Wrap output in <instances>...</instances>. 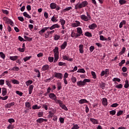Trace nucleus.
Instances as JSON below:
<instances>
[{"label": "nucleus", "instance_id": "obj_7", "mask_svg": "<svg viewBox=\"0 0 129 129\" xmlns=\"http://www.w3.org/2000/svg\"><path fill=\"white\" fill-rule=\"evenodd\" d=\"M48 97H49L50 99H52V100H55V99H57V96H56V95L54 93L49 94Z\"/></svg>", "mask_w": 129, "mask_h": 129}, {"label": "nucleus", "instance_id": "obj_2", "mask_svg": "<svg viewBox=\"0 0 129 129\" xmlns=\"http://www.w3.org/2000/svg\"><path fill=\"white\" fill-rule=\"evenodd\" d=\"M88 5V2L87 1H83L81 3H78L75 5V10H78V9H82V8H85L86 6Z\"/></svg>", "mask_w": 129, "mask_h": 129}, {"label": "nucleus", "instance_id": "obj_60", "mask_svg": "<svg viewBox=\"0 0 129 129\" xmlns=\"http://www.w3.org/2000/svg\"><path fill=\"white\" fill-rule=\"evenodd\" d=\"M113 81H117V82H120V79L117 78H114Z\"/></svg>", "mask_w": 129, "mask_h": 129}, {"label": "nucleus", "instance_id": "obj_14", "mask_svg": "<svg viewBox=\"0 0 129 129\" xmlns=\"http://www.w3.org/2000/svg\"><path fill=\"white\" fill-rule=\"evenodd\" d=\"M67 47V41H64L60 46L61 50H64Z\"/></svg>", "mask_w": 129, "mask_h": 129}, {"label": "nucleus", "instance_id": "obj_58", "mask_svg": "<svg viewBox=\"0 0 129 129\" xmlns=\"http://www.w3.org/2000/svg\"><path fill=\"white\" fill-rule=\"evenodd\" d=\"M115 88H118V89H120L122 88V85L121 84H119V85H116L115 86Z\"/></svg>", "mask_w": 129, "mask_h": 129}, {"label": "nucleus", "instance_id": "obj_35", "mask_svg": "<svg viewBox=\"0 0 129 129\" xmlns=\"http://www.w3.org/2000/svg\"><path fill=\"white\" fill-rule=\"evenodd\" d=\"M6 85L9 87V88H12V84H11V82L9 81H6Z\"/></svg>", "mask_w": 129, "mask_h": 129}, {"label": "nucleus", "instance_id": "obj_50", "mask_svg": "<svg viewBox=\"0 0 129 129\" xmlns=\"http://www.w3.org/2000/svg\"><path fill=\"white\" fill-rule=\"evenodd\" d=\"M25 106L28 108H30L31 107V103H30L29 102H26L25 103Z\"/></svg>", "mask_w": 129, "mask_h": 129}, {"label": "nucleus", "instance_id": "obj_30", "mask_svg": "<svg viewBox=\"0 0 129 129\" xmlns=\"http://www.w3.org/2000/svg\"><path fill=\"white\" fill-rule=\"evenodd\" d=\"M23 16L28 19H31V16L28 14V13L26 12L23 13Z\"/></svg>", "mask_w": 129, "mask_h": 129}, {"label": "nucleus", "instance_id": "obj_24", "mask_svg": "<svg viewBox=\"0 0 129 129\" xmlns=\"http://www.w3.org/2000/svg\"><path fill=\"white\" fill-rule=\"evenodd\" d=\"M24 39H25V41H24V42H27V41L31 42V41L33 40V38H30L27 36H24Z\"/></svg>", "mask_w": 129, "mask_h": 129}, {"label": "nucleus", "instance_id": "obj_46", "mask_svg": "<svg viewBox=\"0 0 129 129\" xmlns=\"http://www.w3.org/2000/svg\"><path fill=\"white\" fill-rule=\"evenodd\" d=\"M128 86H129L128 81L126 80L125 81V84H124V87L125 88H127L128 87Z\"/></svg>", "mask_w": 129, "mask_h": 129}, {"label": "nucleus", "instance_id": "obj_54", "mask_svg": "<svg viewBox=\"0 0 129 129\" xmlns=\"http://www.w3.org/2000/svg\"><path fill=\"white\" fill-rule=\"evenodd\" d=\"M122 113H123V111L122 110H120L117 113V116H119V115H121V114H122Z\"/></svg>", "mask_w": 129, "mask_h": 129}, {"label": "nucleus", "instance_id": "obj_3", "mask_svg": "<svg viewBox=\"0 0 129 129\" xmlns=\"http://www.w3.org/2000/svg\"><path fill=\"white\" fill-rule=\"evenodd\" d=\"M53 53L54 56V62H57L59 59V48L58 47H55L53 49Z\"/></svg>", "mask_w": 129, "mask_h": 129}, {"label": "nucleus", "instance_id": "obj_29", "mask_svg": "<svg viewBox=\"0 0 129 129\" xmlns=\"http://www.w3.org/2000/svg\"><path fill=\"white\" fill-rule=\"evenodd\" d=\"M59 23H60L61 26L65 25V24H66V21L62 18H61L59 20Z\"/></svg>", "mask_w": 129, "mask_h": 129}, {"label": "nucleus", "instance_id": "obj_40", "mask_svg": "<svg viewBox=\"0 0 129 129\" xmlns=\"http://www.w3.org/2000/svg\"><path fill=\"white\" fill-rule=\"evenodd\" d=\"M34 71L36 73H38V78H40V77H41V73H40V71L37 69H35Z\"/></svg>", "mask_w": 129, "mask_h": 129}, {"label": "nucleus", "instance_id": "obj_25", "mask_svg": "<svg viewBox=\"0 0 129 129\" xmlns=\"http://www.w3.org/2000/svg\"><path fill=\"white\" fill-rule=\"evenodd\" d=\"M99 85H100L101 88H102V89H104V88H105V85H106L105 83H104L102 82H101L99 83Z\"/></svg>", "mask_w": 129, "mask_h": 129}, {"label": "nucleus", "instance_id": "obj_56", "mask_svg": "<svg viewBox=\"0 0 129 129\" xmlns=\"http://www.w3.org/2000/svg\"><path fill=\"white\" fill-rule=\"evenodd\" d=\"M124 63H125V60H122L121 62L119 63V66H122V65H123V64H124Z\"/></svg>", "mask_w": 129, "mask_h": 129}, {"label": "nucleus", "instance_id": "obj_51", "mask_svg": "<svg viewBox=\"0 0 129 129\" xmlns=\"http://www.w3.org/2000/svg\"><path fill=\"white\" fill-rule=\"evenodd\" d=\"M48 60L49 62H50V63H52V62H53V61H54V57L49 56L48 58Z\"/></svg>", "mask_w": 129, "mask_h": 129}, {"label": "nucleus", "instance_id": "obj_55", "mask_svg": "<svg viewBox=\"0 0 129 129\" xmlns=\"http://www.w3.org/2000/svg\"><path fill=\"white\" fill-rule=\"evenodd\" d=\"M60 39V36L56 34L54 36V40H55V41H58V40H59Z\"/></svg>", "mask_w": 129, "mask_h": 129}, {"label": "nucleus", "instance_id": "obj_32", "mask_svg": "<svg viewBox=\"0 0 129 129\" xmlns=\"http://www.w3.org/2000/svg\"><path fill=\"white\" fill-rule=\"evenodd\" d=\"M78 73H85V70L84 69H80L77 71Z\"/></svg>", "mask_w": 129, "mask_h": 129}, {"label": "nucleus", "instance_id": "obj_8", "mask_svg": "<svg viewBox=\"0 0 129 129\" xmlns=\"http://www.w3.org/2000/svg\"><path fill=\"white\" fill-rule=\"evenodd\" d=\"M71 26L73 28H76L77 27H79V26H80V22L78 21H76L74 23L72 24Z\"/></svg>", "mask_w": 129, "mask_h": 129}, {"label": "nucleus", "instance_id": "obj_49", "mask_svg": "<svg viewBox=\"0 0 129 129\" xmlns=\"http://www.w3.org/2000/svg\"><path fill=\"white\" fill-rule=\"evenodd\" d=\"M79 128V125L78 124H73V126L72 127V129H78Z\"/></svg>", "mask_w": 129, "mask_h": 129}, {"label": "nucleus", "instance_id": "obj_19", "mask_svg": "<svg viewBox=\"0 0 129 129\" xmlns=\"http://www.w3.org/2000/svg\"><path fill=\"white\" fill-rule=\"evenodd\" d=\"M88 103V101L86 100V99H81L79 101V103H80V104H83L84 103Z\"/></svg>", "mask_w": 129, "mask_h": 129}, {"label": "nucleus", "instance_id": "obj_9", "mask_svg": "<svg viewBox=\"0 0 129 129\" xmlns=\"http://www.w3.org/2000/svg\"><path fill=\"white\" fill-rule=\"evenodd\" d=\"M84 47V46L83 45V44H80L79 46V51L81 54H83L84 53V50H83Z\"/></svg>", "mask_w": 129, "mask_h": 129}, {"label": "nucleus", "instance_id": "obj_42", "mask_svg": "<svg viewBox=\"0 0 129 129\" xmlns=\"http://www.w3.org/2000/svg\"><path fill=\"white\" fill-rule=\"evenodd\" d=\"M71 80H72V82H73V83H76V81H77V79H76V78L75 77H72Z\"/></svg>", "mask_w": 129, "mask_h": 129}, {"label": "nucleus", "instance_id": "obj_18", "mask_svg": "<svg viewBox=\"0 0 129 129\" xmlns=\"http://www.w3.org/2000/svg\"><path fill=\"white\" fill-rule=\"evenodd\" d=\"M33 89H34V85H31L29 86L28 91H29V94H32V92H33Z\"/></svg>", "mask_w": 129, "mask_h": 129}, {"label": "nucleus", "instance_id": "obj_34", "mask_svg": "<svg viewBox=\"0 0 129 129\" xmlns=\"http://www.w3.org/2000/svg\"><path fill=\"white\" fill-rule=\"evenodd\" d=\"M31 58H32V56H26L23 58V60H24V62H27V61H28V60H30V59H31Z\"/></svg>", "mask_w": 129, "mask_h": 129}, {"label": "nucleus", "instance_id": "obj_10", "mask_svg": "<svg viewBox=\"0 0 129 129\" xmlns=\"http://www.w3.org/2000/svg\"><path fill=\"white\" fill-rule=\"evenodd\" d=\"M97 27V25L95 23H93L89 26V29L90 30H94L95 28Z\"/></svg>", "mask_w": 129, "mask_h": 129}, {"label": "nucleus", "instance_id": "obj_43", "mask_svg": "<svg viewBox=\"0 0 129 129\" xmlns=\"http://www.w3.org/2000/svg\"><path fill=\"white\" fill-rule=\"evenodd\" d=\"M126 48L125 47H123L122 48L121 51L120 52L119 54L120 55H122V54H124V52H125Z\"/></svg>", "mask_w": 129, "mask_h": 129}, {"label": "nucleus", "instance_id": "obj_26", "mask_svg": "<svg viewBox=\"0 0 129 129\" xmlns=\"http://www.w3.org/2000/svg\"><path fill=\"white\" fill-rule=\"evenodd\" d=\"M58 17H55V16H53L51 19V21L52 22H54L55 23H56V22H58V19H57Z\"/></svg>", "mask_w": 129, "mask_h": 129}, {"label": "nucleus", "instance_id": "obj_38", "mask_svg": "<svg viewBox=\"0 0 129 129\" xmlns=\"http://www.w3.org/2000/svg\"><path fill=\"white\" fill-rule=\"evenodd\" d=\"M41 106H38V105H35L32 106V109H40Z\"/></svg>", "mask_w": 129, "mask_h": 129}, {"label": "nucleus", "instance_id": "obj_22", "mask_svg": "<svg viewBox=\"0 0 129 129\" xmlns=\"http://www.w3.org/2000/svg\"><path fill=\"white\" fill-rule=\"evenodd\" d=\"M8 92L7 91V88H2V95L3 96H6L7 95V93Z\"/></svg>", "mask_w": 129, "mask_h": 129}, {"label": "nucleus", "instance_id": "obj_28", "mask_svg": "<svg viewBox=\"0 0 129 129\" xmlns=\"http://www.w3.org/2000/svg\"><path fill=\"white\" fill-rule=\"evenodd\" d=\"M125 23H126L125 20H122V21L120 23L119 25V27L120 28V29H121V28L122 27V26H123V25H125Z\"/></svg>", "mask_w": 129, "mask_h": 129}, {"label": "nucleus", "instance_id": "obj_33", "mask_svg": "<svg viewBox=\"0 0 129 129\" xmlns=\"http://www.w3.org/2000/svg\"><path fill=\"white\" fill-rule=\"evenodd\" d=\"M85 36L86 37H92V34L89 32H86L85 33Z\"/></svg>", "mask_w": 129, "mask_h": 129}, {"label": "nucleus", "instance_id": "obj_6", "mask_svg": "<svg viewBox=\"0 0 129 129\" xmlns=\"http://www.w3.org/2000/svg\"><path fill=\"white\" fill-rule=\"evenodd\" d=\"M48 29H49V30H54V29H59V28H60V25H59V24H53L52 25L51 27H48Z\"/></svg>", "mask_w": 129, "mask_h": 129}, {"label": "nucleus", "instance_id": "obj_45", "mask_svg": "<svg viewBox=\"0 0 129 129\" xmlns=\"http://www.w3.org/2000/svg\"><path fill=\"white\" fill-rule=\"evenodd\" d=\"M11 70H13V71H19V70H20V68L18 67H14Z\"/></svg>", "mask_w": 129, "mask_h": 129}, {"label": "nucleus", "instance_id": "obj_59", "mask_svg": "<svg viewBox=\"0 0 129 129\" xmlns=\"http://www.w3.org/2000/svg\"><path fill=\"white\" fill-rule=\"evenodd\" d=\"M8 122H9L10 123H12V122H15V119H14V118L9 119Z\"/></svg>", "mask_w": 129, "mask_h": 129}, {"label": "nucleus", "instance_id": "obj_4", "mask_svg": "<svg viewBox=\"0 0 129 129\" xmlns=\"http://www.w3.org/2000/svg\"><path fill=\"white\" fill-rule=\"evenodd\" d=\"M87 16L85 15H82L80 16V18L83 21H85V22H88V21H90L91 20V16L88 12H86Z\"/></svg>", "mask_w": 129, "mask_h": 129}, {"label": "nucleus", "instance_id": "obj_27", "mask_svg": "<svg viewBox=\"0 0 129 129\" xmlns=\"http://www.w3.org/2000/svg\"><path fill=\"white\" fill-rule=\"evenodd\" d=\"M59 106L64 110H68V108H67V107H66V106H65V104H63V103L61 104H60Z\"/></svg>", "mask_w": 129, "mask_h": 129}, {"label": "nucleus", "instance_id": "obj_61", "mask_svg": "<svg viewBox=\"0 0 129 129\" xmlns=\"http://www.w3.org/2000/svg\"><path fill=\"white\" fill-rule=\"evenodd\" d=\"M44 17L45 18V19H48V18H49V14H48V13L46 12H44Z\"/></svg>", "mask_w": 129, "mask_h": 129}, {"label": "nucleus", "instance_id": "obj_1", "mask_svg": "<svg viewBox=\"0 0 129 129\" xmlns=\"http://www.w3.org/2000/svg\"><path fill=\"white\" fill-rule=\"evenodd\" d=\"M91 81L90 79H85L83 81H79L77 82V84L79 87H83L85 85H86V83H89Z\"/></svg>", "mask_w": 129, "mask_h": 129}, {"label": "nucleus", "instance_id": "obj_17", "mask_svg": "<svg viewBox=\"0 0 129 129\" xmlns=\"http://www.w3.org/2000/svg\"><path fill=\"white\" fill-rule=\"evenodd\" d=\"M41 70H42V71H47V70H49V65L48 64L44 65L42 67Z\"/></svg>", "mask_w": 129, "mask_h": 129}, {"label": "nucleus", "instance_id": "obj_48", "mask_svg": "<svg viewBox=\"0 0 129 129\" xmlns=\"http://www.w3.org/2000/svg\"><path fill=\"white\" fill-rule=\"evenodd\" d=\"M16 94H18V95H19V96H23V92H20V91H16Z\"/></svg>", "mask_w": 129, "mask_h": 129}, {"label": "nucleus", "instance_id": "obj_23", "mask_svg": "<svg viewBox=\"0 0 129 129\" xmlns=\"http://www.w3.org/2000/svg\"><path fill=\"white\" fill-rule=\"evenodd\" d=\"M18 58H19V56H18L17 55H15L13 56H10L9 57V59H10V60H12V61H16V60H17Z\"/></svg>", "mask_w": 129, "mask_h": 129}, {"label": "nucleus", "instance_id": "obj_41", "mask_svg": "<svg viewBox=\"0 0 129 129\" xmlns=\"http://www.w3.org/2000/svg\"><path fill=\"white\" fill-rule=\"evenodd\" d=\"M12 82L13 84H20V82L17 80H12Z\"/></svg>", "mask_w": 129, "mask_h": 129}, {"label": "nucleus", "instance_id": "obj_62", "mask_svg": "<svg viewBox=\"0 0 129 129\" xmlns=\"http://www.w3.org/2000/svg\"><path fill=\"white\" fill-rule=\"evenodd\" d=\"M70 10H72V7H69L66 8V9H63V11L68 12V11H70Z\"/></svg>", "mask_w": 129, "mask_h": 129}, {"label": "nucleus", "instance_id": "obj_13", "mask_svg": "<svg viewBox=\"0 0 129 129\" xmlns=\"http://www.w3.org/2000/svg\"><path fill=\"white\" fill-rule=\"evenodd\" d=\"M36 121L37 122H38V123H42V122H44V121H47V119L43 118H39L36 120Z\"/></svg>", "mask_w": 129, "mask_h": 129}, {"label": "nucleus", "instance_id": "obj_20", "mask_svg": "<svg viewBox=\"0 0 129 129\" xmlns=\"http://www.w3.org/2000/svg\"><path fill=\"white\" fill-rule=\"evenodd\" d=\"M50 7L51 10H54V9H56V7H57V4H56L54 3H52L50 5Z\"/></svg>", "mask_w": 129, "mask_h": 129}, {"label": "nucleus", "instance_id": "obj_47", "mask_svg": "<svg viewBox=\"0 0 129 129\" xmlns=\"http://www.w3.org/2000/svg\"><path fill=\"white\" fill-rule=\"evenodd\" d=\"M91 75L93 76V78L94 79H96V74L95 73V72L92 71L91 72Z\"/></svg>", "mask_w": 129, "mask_h": 129}, {"label": "nucleus", "instance_id": "obj_64", "mask_svg": "<svg viewBox=\"0 0 129 129\" xmlns=\"http://www.w3.org/2000/svg\"><path fill=\"white\" fill-rule=\"evenodd\" d=\"M42 108H44L45 110H48V106L46 104H44L42 106Z\"/></svg>", "mask_w": 129, "mask_h": 129}, {"label": "nucleus", "instance_id": "obj_44", "mask_svg": "<svg viewBox=\"0 0 129 129\" xmlns=\"http://www.w3.org/2000/svg\"><path fill=\"white\" fill-rule=\"evenodd\" d=\"M0 56L1 58H2V59H4V60H5V58H6V55L5 54V53H4V52H1Z\"/></svg>", "mask_w": 129, "mask_h": 129}, {"label": "nucleus", "instance_id": "obj_36", "mask_svg": "<svg viewBox=\"0 0 129 129\" xmlns=\"http://www.w3.org/2000/svg\"><path fill=\"white\" fill-rule=\"evenodd\" d=\"M119 4H120L121 5H124L126 4V1L125 0H119Z\"/></svg>", "mask_w": 129, "mask_h": 129}, {"label": "nucleus", "instance_id": "obj_12", "mask_svg": "<svg viewBox=\"0 0 129 129\" xmlns=\"http://www.w3.org/2000/svg\"><path fill=\"white\" fill-rule=\"evenodd\" d=\"M48 29H49V27H44L43 28H42L41 30L39 31V34H40V35H43V33L44 32H46V31H47V30H48Z\"/></svg>", "mask_w": 129, "mask_h": 129}, {"label": "nucleus", "instance_id": "obj_11", "mask_svg": "<svg viewBox=\"0 0 129 129\" xmlns=\"http://www.w3.org/2000/svg\"><path fill=\"white\" fill-rule=\"evenodd\" d=\"M14 105H15V102H13L7 104L5 105V107H6V108H11V107H12V106H14Z\"/></svg>", "mask_w": 129, "mask_h": 129}, {"label": "nucleus", "instance_id": "obj_21", "mask_svg": "<svg viewBox=\"0 0 129 129\" xmlns=\"http://www.w3.org/2000/svg\"><path fill=\"white\" fill-rule=\"evenodd\" d=\"M102 104L104 105V106H107V99L106 98H104L102 99Z\"/></svg>", "mask_w": 129, "mask_h": 129}, {"label": "nucleus", "instance_id": "obj_5", "mask_svg": "<svg viewBox=\"0 0 129 129\" xmlns=\"http://www.w3.org/2000/svg\"><path fill=\"white\" fill-rule=\"evenodd\" d=\"M54 77L57 78V79H60L61 80L63 78V74H62V73H60L55 72Z\"/></svg>", "mask_w": 129, "mask_h": 129}, {"label": "nucleus", "instance_id": "obj_37", "mask_svg": "<svg viewBox=\"0 0 129 129\" xmlns=\"http://www.w3.org/2000/svg\"><path fill=\"white\" fill-rule=\"evenodd\" d=\"M57 86L58 90H60L61 88H62V85L60 82L57 83Z\"/></svg>", "mask_w": 129, "mask_h": 129}, {"label": "nucleus", "instance_id": "obj_57", "mask_svg": "<svg viewBox=\"0 0 129 129\" xmlns=\"http://www.w3.org/2000/svg\"><path fill=\"white\" fill-rule=\"evenodd\" d=\"M118 106V104L117 103H115L111 105V107H117Z\"/></svg>", "mask_w": 129, "mask_h": 129}, {"label": "nucleus", "instance_id": "obj_39", "mask_svg": "<svg viewBox=\"0 0 129 129\" xmlns=\"http://www.w3.org/2000/svg\"><path fill=\"white\" fill-rule=\"evenodd\" d=\"M54 101L55 103H58L59 105H60L63 103L62 101H61L60 100H58L57 99H55V100H54Z\"/></svg>", "mask_w": 129, "mask_h": 129}, {"label": "nucleus", "instance_id": "obj_31", "mask_svg": "<svg viewBox=\"0 0 129 129\" xmlns=\"http://www.w3.org/2000/svg\"><path fill=\"white\" fill-rule=\"evenodd\" d=\"M100 40L101 41H107V38L104 37L103 35H100Z\"/></svg>", "mask_w": 129, "mask_h": 129}, {"label": "nucleus", "instance_id": "obj_53", "mask_svg": "<svg viewBox=\"0 0 129 129\" xmlns=\"http://www.w3.org/2000/svg\"><path fill=\"white\" fill-rule=\"evenodd\" d=\"M110 114H111L112 115H114V114H115V113H116V111H115V110H112L111 111H110Z\"/></svg>", "mask_w": 129, "mask_h": 129}, {"label": "nucleus", "instance_id": "obj_52", "mask_svg": "<svg viewBox=\"0 0 129 129\" xmlns=\"http://www.w3.org/2000/svg\"><path fill=\"white\" fill-rule=\"evenodd\" d=\"M32 83H33V81H31V80H28L26 82V85L27 86H29V85H30V84H32Z\"/></svg>", "mask_w": 129, "mask_h": 129}, {"label": "nucleus", "instance_id": "obj_63", "mask_svg": "<svg viewBox=\"0 0 129 129\" xmlns=\"http://www.w3.org/2000/svg\"><path fill=\"white\" fill-rule=\"evenodd\" d=\"M2 12L5 15H9V11L8 10H2Z\"/></svg>", "mask_w": 129, "mask_h": 129}, {"label": "nucleus", "instance_id": "obj_15", "mask_svg": "<svg viewBox=\"0 0 129 129\" xmlns=\"http://www.w3.org/2000/svg\"><path fill=\"white\" fill-rule=\"evenodd\" d=\"M90 120L93 124H98V120L92 118H91Z\"/></svg>", "mask_w": 129, "mask_h": 129}, {"label": "nucleus", "instance_id": "obj_16", "mask_svg": "<svg viewBox=\"0 0 129 129\" xmlns=\"http://www.w3.org/2000/svg\"><path fill=\"white\" fill-rule=\"evenodd\" d=\"M77 33H78V34H79L81 36V35L83 36V34H82L83 32L82 31V29L81 27H78L77 28Z\"/></svg>", "mask_w": 129, "mask_h": 129}]
</instances>
